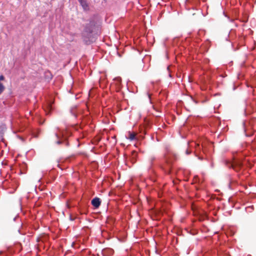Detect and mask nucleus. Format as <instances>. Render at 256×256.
<instances>
[{
    "label": "nucleus",
    "instance_id": "1",
    "mask_svg": "<svg viewBox=\"0 0 256 256\" xmlns=\"http://www.w3.org/2000/svg\"><path fill=\"white\" fill-rule=\"evenodd\" d=\"M96 30V23L94 22H90L88 24L85 28L84 34L85 36L88 37V38H91L92 36V32H94Z\"/></svg>",
    "mask_w": 256,
    "mask_h": 256
},
{
    "label": "nucleus",
    "instance_id": "2",
    "mask_svg": "<svg viewBox=\"0 0 256 256\" xmlns=\"http://www.w3.org/2000/svg\"><path fill=\"white\" fill-rule=\"evenodd\" d=\"M242 166V164L240 161H234L232 164V168L236 171H238Z\"/></svg>",
    "mask_w": 256,
    "mask_h": 256
},
{
    "label": "nucleus",
    "instance_id": "3",
    "mask_svg": "<svg viewBox=\"0 0 256 256\" xmlns=\"http://www.w3.org/2000/svg\"><path fill=\"white\" fill-rule=\"evenodd\" d=\"M79 2H80V4L82 5V6L84 8V10H86L88 7V6L86 4V1L85 0H82V1Z\"/></svg>",
    "mask_w": 256,
    "mask_h": 256
},
{
    "label": "nucleus",
    "instance_id": "4",
    "mask_svg": "<svg viewBox=\"0 0 256 256\" xmlns=\"http://www.w3.org/2000/svg\"><path fill=\"white\" fill-rule=\"evenodd\" d=\"M128 138L130 140H134L136 138V134L134 132H128Z\"/></svg>",
    "mask_w": 256,
    "mask_h": 256
},
{
    "label": "nucleus",
    "instance_id": "5",
    "mask_svg": "<svg viewBox=\"0 0 256 256\" xmlns=\"http://www.w3.org/2000/svg\"><path fill=\"white\" fill-rule=\"evenodd\" d=\"M92 204L94 208H96V197L92 200Z\"/></svg>",
    "mask_w": 256,
    "mask_h": 256
},
{
    "label": "nucleus",
    "instance_id": "6",
    "mask_svg": "<svg viewBox=\"0 0 256 256\" xmlns=\"http://www.w3.org/2000/svg\"><path fill=\"white\" fill-rule=\"evenodd\" d=\"M101 204V200L100 198H97V208Z\"/></svg>",
    "mask_w": 256,
    "mask_h": 256
},
{
    "label": "nucleus",
    "instance_id": "7",
    "mask_svg": "<svg viewBox=\"0 0 256 256\" xmlns=\"http://www.w3.org/2000/svg\"><path fill=\"white\" fill-rule=\"evenodd\" d=\"M94 90L93 88H92V90H90V92H89V96H90V95H92V94H93Z\"/></svg>",
    "mask_w": 256,
    "mask_h": 256
},
{
    "label": "nucleus",
    "instance_id": "8",
    "mask_svg": "<svg viewBox=\"0 0 256 256\" xmlns=\"http://www.w3.org/2000/svg\"><path fill=\"white\" fill-rule=\"evenodd\" d=\"M4 79V76H2V75L0 76V81L3 80Z\"/></svg>",
    "mask_w": 256,
    "mask_h": 256
},
{
    "label": "nucleus",
    "instance_id": "9",
    "mask_svg": "<svg viewBox=\"0 0 256 256\" xmlns=\"http://www.w3.org/2000/svg\"><path fill=\"white\" fill-rule=\"evenodd\" d=\"M100 138H98V135L97 134V140H96V142H97V143L100 140Z\"/></svg>",
    "mask_w": 256,
    "mask_h": 256
},
{
    "label": "nucleus",
    "instance_id": "10",
    "mask_svg": "<svg viewBox=\"0 0 256 256\" xmlns=\"http://www.w3.org/2000/svg\"><path fill=\"white\" fill-rule=\"evenodd\" d=\"M186 154H190V152H189L188 150H186Z\"/></svg>",
    "mask_w": 256,
    "mask_h": 256
},
{
    "label": "nucleus",
    "instance_id": "11",
    "mask_svg": "<svg viewBox=\"0 0 256 256\" xmlns=\"http://www.w3.org/2000/svg\"><path fill=\"white\" fill-rule=\"evenodd\" d=\"M60 142H60V141H59V140L57 142V143H58V144H60Z\"/></svg>",
    "mask_w": 256,
    "mask_h": 256
},
{
    "label": "nucleus",
    "instance_id": "12",
    "mask_svg": "<svg viewBox=\"0 0 256 256\" xmlns=\"http://www.w3.org/2000/svg\"><path fill=\"white\" fill-rule=\"evenodd\" d=\"M56 137L58 138V134H56Z\"/></svg>",
    "mask_w": 256,
    "mask_h": 256
},
{
    "label": "nucleus",
    "instance_id": "13",
    "mask_svg": "<svg viewBox=\"0 0 256 256\" xmlns=\"http://www.w3.org/2000/svg\"><path fill=\"white\" fill-rule=\"evenodd\" d=\"M2 254V252H0V254Z\"/></svg>",
    "mask_w": 256,
    "mask_h": 256
},
{
    "label": "nucleus",
    "instance_id": "14",
    "mask_svg": "<svg viewBox=\"0 0 256 256\" xmlns=\"http://www.w3.org/2000/svg\"><path fill=\"white\" fill-rule=\"evenodd\" d=\"M78 0V2H80V1H82V0Z\"/></svg>",
    "mask_w": 256,
    "mask_h": 256
}]
</instances>
